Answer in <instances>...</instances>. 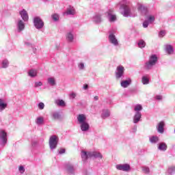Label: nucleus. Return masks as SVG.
<instances>
[{"label": "nucleus", "mask_w": 175, "mask_h": 175, "mask_svg": "<svg viewBox=\"0 0 175 175\" xmlns=\"http://www.w3.org/2000/svg\"><path fill=\"white\" fill-rule=\"evenodd\" d=\"M33 51L34 53H36V48H33Z\"/></svg>", "instance_id": "nucleus-54"}, {"label": "nucleus", "mask_w": 175, "mask_h": 175, "mask_svg": "<svg viewBox=\"0 0 175 175\" xmlns=\"http://www.w3.org/2000/svg\"><path fill=\"white\" fill-rule=\"evenodd\" d=\"M76 14V9L73 6L67 8L66 12H63L64 16H75Z\"/></svg>", "instance_id": "nucleus-14"}, {"label": "nucleus", "mask_w": 175, "mask_h": 175, "mask_svg": "<svg viewBox=\"0 0 175 175\" xmlns=\"http://www.w3.org/2000/svg\"><path fill=\"white\" fill-rule=\"evenodd\" d=\"M143 110V107L140 104H137L134 107V111L135 113H137V111H142Z\"/></svg>", "instance_id": "nucleus-33"}, {"label": "nucleus", "mask_w": 175, "mask_h": 175, "mask_svg": "<svg viewBox=\"0 0 175 175\" xmlns=\"http://www.w3.org/2000/svg\"><path fill=\"white\" fill-rule=\"evenodd\" d=\"M117 170H121L122 172H130L131 165L128 163L118 164L116 165Z\"/></svg>", "instance_id": "nucleus-13"}, {"label": "nucleus", "mask_w": 175, "mask_h": 175, "mask_svg": "<svg viewBox=\"0 0 175 175\" xmlns=\"http://www.w3.org/2000/svg\"><path fill=\"white\" fill-rule=\"evenodd\" d=\"M38 106L40 110H43V109H44V103H39Z\"/></svg>", "instance_id": "nucleus-43"}, {"label": "nucleus", "mask_w": 175, "mask_h": 175, "mask_svg": "<svg viewBox=\"0 0 175 175\" xmlns=\"http://www.w3.org/2000/svg\"><path fill=\"white\" fill-rule=\"evenodd\" d=\"M9 67V60H8L7 59H3L1 62V68L3 69H6V68Z\"/></svg>", "instance_id": "nucleus-31"}, {"label": "nucleus", "mask_w": 175, "mask_h": 175, "mask_svg": "<svg viewBox=\"0 0 175 175\" xmlns=\"http://www.w3.org/2000/svg\"><path fill=\"white\" fill-rule=\"evenodd\" d=\"M165 51L167 53L170 55V54H173V53H174V49H173V46H172V45H167L165 46Z\"/></svg>", "instance_id": "nucleus-28"}, {"label": "nucleus", "mask_w": 175, "mask_h": 175, "mask_svg": "<svg viewBox=\"0 0 175 175\" xmlns=\"http://www.w3.org/2000/svg\"><path fill=\"white\" fill-rule=\"evenodd\" d=\"M58 142H59V138L57 135H51L50 137L49 143L51 150H55L57 148Z\"/></svg>", "instance_id": "nucleus-5"}, {"label": "nucleus", "mask_w": 175, "mask_h": 175, "mask_svg": "<svg viewBox=\"0 0 175 175\" xmlns=\"http://www.w3.org/2000/svg\"><path fill=\"white\" fill-rule=\"evenodd\" d=\"M146 20L148 22L150 23V24H152L155 21V16L149 14L146 17Z\"/></svg>", "instance_id": "nucleus-30"}, {"label": "nucleus", "mask_w": 175, "mask_h": 175, "mask_svg": "<svg viewBox=\"0 0 175 175\" xmlns=\"http://www.w3.org/2000/svg\"><path fill=\"white\" fill-rule=\"evenodd\" d=\"M52 116L54 120H59L61 118V114H59V112H53Z\"/></svg>", "instance_id": "nucleus-34"}, {"label": "nucleus", "mask_w": 175, "mask_h": 175, "mask_svg": "<svg viewBox=\"0 0 175 175\" xmlns=\"http://www.w3.org/2000/svg\"><path fill=\"white\" fill-rule=\"evenodd\" d=\"M138 46L139 49H144V47H146V42H144L143 40H140L138 42Z\"/></svg>", "instance_id": "nucleus-35"}, {"label": "nucleus", "mask_w": 175, "mask_h": 175, "mask_svg": "<svg viewBox=\"0 0 175 175\" xmlns=\"http://www.w3.org/2000/svg\"><path fill=\"white\" fill-rule=\"evenodd\" d=\"M44 2H49V0H43Z\"/></svg>", "instance_id": "nucleus-56"}, {"label": "nucleus", "mask_w": 175, "mask_h": 175, "mask_svg": "<svg viewBox=\"0 0 175 175\" xmlns=\"http://www.w3.org/2000/svg\"><path fill=\"white\" fill-rule=\"evenodd\" d=\"M132 83V80L131 79H129L128 80L122 81L120 82V85L122 87V88H128L129 85H131V83Z\"/></svg>", "instance_id": "nucleus-22"}, {"label": "nucleus", "mask_w": 175, "mask_h": 175, "mask_svg": "<svg viewBox=\"0 0 175 175\" xmlns=\"http://www.w3.org/2000/svg\"><path fill=\"white\" fill-rule=\"evenodd\" d=\"M36 124L37 125H43L44 124V118L42 116L38 117L36 120Z\"/></svg>", "instance_id": "nucleus-27"}, {"label": "nucleus", "mask_w": 175, "mask_h": 175, "mask_svg": "<svg viewBox=\"0 0 175 175\" xmlns=\"http://www.w3.org/2000/svg\"><path fill=\"white\" fill-rule=\"evenodd\" d=\"M76 98V93L72 92L70 94V99H75Z\"/></svg>", "instance_id": "nucleus-47"}, {"label": "nucleus", "mask_w": 175, "mask_h": 175, "mask_svg": "<svg viewBox=\"0 0 175 175\" xmlns=\"http://www.w3.org/2000/svg\"><path fill=\"white\" fill-rule=\"evenodd\" d=\"M8 107V103L3 98H0V113H2Z\"/></svg>", "instance_id": "nucleus-20"}, {"label": "nucleus", "mask_w": 175, "mask_h": 175, "mask_svg": "<svg viewBox=\"0 0 175 175\" xmlns=\"http://www.w3.org/2000/svg\"><path fill=\"white\" fill-rule=\"evenodd\" d=\"M137 9L138 10V12H139V13H141V14L142 16H148V8L146 6H144V5H143V3H140V2H137Z\"/></svg>", "instance_id": "nucleus-8"}, {"label": "nucleus", "mask_w": 175, "mask_h": 175, "mask_svg": "<svg viewBox=\"0 0 175 175\" xmlns=\"http://www.w3.org/2000/svg\"><path fill=\"white\" fill-rule=\"evenodd\" d=\"M77 120L82 132L90 131V124L87 122V116L83 113L79 114L77 116Z\"/></svg>", "instance_id": "nucleus-2"}, {"label": "nucleus", "mask_w": 175, "mask_h": 175, "mask_svg": "<svg viewBox=\"0 0 175 175\" xmlns=\"http://www.w3.org/2000/svg\"><path fill=\"white\" fill-rule=\"evenodd\" d=\"M83 174H85V175H88V172L85 171V172H83Z\"/></svg>", "instance_id": "nucleus-53"}, {"label": "nucleus", "mask_w": 175, "mask_h": 175, "mask_svg": "<svg viewBox=\"0 0 175 175\" xmlns=\"http://www.w3.org/2000/svg\"><path fill=\"white\" fill-rule=\"evenodd\" d=\"M142 83L144 85H147V84H150V79H148L147 76H143L142 78Z\"/></svg>", "instance_id": "nucleus-32"}, {"label": "nucleus", "mask_w": 175, "mask_h": 175, "mask_svg": "<svg viewBox=\"0 0 175 175\" xmlns=\"http://www.w3.org/2000/svg\"><path fill=\"white\" fill-rule=\"evenodd\" d=\"M155 99H157V100H162V96L157 95L155 96Z\"/></svg>", "instance_id": "nucleus-48"}, {"label": "nucleus", "mask_w": 175, "mask_h": 175, "mask_svg": "<svg viewBox=\"0 0 175 175\" xmlns=\"http://www.w3.org/2000/svg\"><path fill=\"white\" fill-rule=\"evenodd\" d=\"M168 174H175V167H170L167 170Z\"/></svg>", "instance_id": "nucleus-39"}, {"label": "nucleus", "mask_w": 175, "mask_h": 175, "mask_svg": "<svg viewBox=\"0 0 175 175\" xmlns=\"http://www.w3.org/2000/svg\"><path fill=\"white\" fill-rule=\"evenodd\" d=\"M33 25L36 29H42L44 27V22L39 16H36L33 20Z\"/></svg>", "instance_id": "nucleus-7"}, {"label": "nucleus", "mask_w": 175, "mask_h": 175, "mask_svg": "<svg viewBox=\"0 0 175 175\" xmlns=\"http://www.w3.org/2000/svg\"><path fill=\"white\" fill-rule=\"evenodd\" d=\"M28 75L30 77H36L38 76V70L31 69L29 70Z\"/></svg>", "instance_id": "nucleus-29"}, {"label": "nucleus", "mask_w": 175, "mask_h": 175, "mask_svg": "<svg viewBox=\"0 0 175 175\" xmlns=\"http://www.w3.org/2000/svg\"><path fill=\"white\" fill-rule=\"evenodd\" d=\"M92 20L96 24H100V23L103 21V19H102V14H96L93 16Z\"/></svg>", "instance_id": "nucleus-15"}, {"label": "nucleus", "mask_w": 175, "mask_h": 175, "mask_svg": "<svg viewBox=\"0 0 175 175\" xmlns=\"http://www.w3.org/2000/svg\"><path fill=\"white\" fill-rule=\"evenodd\" d=\"M47 84L51 85V87H55L57 85V81L55 80V77H51L47 79Z\"/></svg>", "instance_id": "nucleus-23"}, {"label": "nucleus", "mask_w": 175, "mask_h": 175, "mask_svg": "<svg viewBox=\"0 0 175 175\" xmlns=\"http://www.w3.org/2000/svg\"><path fill=\"white\" fill-rule=\"evenodd\" d=\"M166 35V31L165 30H161L159 33V38H163Z\"/></svg>", "instance_id": "nucleus-42"}, {"label": "nucleus", "mask_w": 175, "mask_h": 175, "mask_svg": "<svg viewBox=\"0 0 175 175\" xmlns=\"http://www.w3.org/2000/svg\"><path fill=\"white\" fill-rule=\"evenodd\" d=\"M157 62H158V57L152 55L150 57L149 61L145 63L144 68L146 70H151L157 65Z\"/></svg>", "instance_id": "nucleus-4"}, {"label": "nucleus", "mask_w": 175, "mask_h": 175, "mask_svg": "<svg viewBox=\"0 0 175 175\" xmlns=\"http://www.w3.org/2000/svg\"><path fill=\"white\" fill-rule=\"evenodd\" d=\"M137 131V126H135L133 129H132V132L133 133H135V132Z\"/></svg>", "instance_id": "nucleus-50"}, {"label": "nucleus", "mask_w": 175, "mask_h": 175, "mask_svg": "<svg viewBox=\"0 0 175 175\" xmlns=\"http://www.w3.org/2000/svg\"><path fill=\"white\" fill-rule=\"evenodd\" d=\"M142 172L144 174H150V167L147 166L142 167Z\"/></svg>", "instance_id": "nucleus-36"}, {"label": "nucleus", "mask_w": 175, "mask_h": 175, "mask_svg": "<svg viewBox=\"0 0 175 175\" xmlns=\"http://www.w3.org/2000/svg\"><path fill=\"white\" fill-rule=\"evenodd\" d=\"M56 105H57V106H62L64 107L65 106V101H64V100H57L55 101Z\"/></svg>", "instance_id": "nucleus-37"}, {"label": "nucleus", "mask_w": 175, "mask_h": 175, "mask_svg": "<svg viewBox=\"0 0 175 175\" xmlns=\"http://www.w3.org/2000/svg\"><path fill=\"white\" fill-rule=\"evenodd\" d=\"M109 117H110V110L107 109H103L101 112V118L106 120V118H109Z\"/></svg>", "instance_id": "nucleus-21"}, {"label": "nucleus", "mask_w": 175, "mask_h": 175, "mask_svg": "<svg viewBox=\"0 0 175 175\" xmlns=\"http://www.w3.org/2000/svg\"><path fill=\"white\" fill-rule=\"evenodd\" d=\"M81 157L82 161H85L88 159V158H98V159H102L103 158V155L99 152H86L84 150L81 151Z\"/></svg>", "instance_id": "nucleus-3"}, {"label": "nucleus", "mask_w": 175, "mask_h": 175, "mask_svg": "<svg viewBox=\"0 0 175 175\" xmlns=\"http://www.w3.org/2000/svg\"><path fill=\"white\" fill-rule=\"evenodd\" d=\"M165 122L161 121L160 122L157 126V132L159 133H163L165 132Z\"/></svg>", "instance_id": "nucleus-19"}, {"label": "nucleus", "mask_w": 175, "mask_h": 175, "mask_svg": "<svg viewBox=\"0 0 175 175\" xmlns=\"http://www.w3.org/2000/svg\"><path fill=\"white\" fill-rule=\"evenodd\" d=\"M38 144V142L37 140H33L31 142V146L32 147H36Z\"/></svg>", "instance_id": "nucleus-46"}, {"label": "nucleus", "mask_w": 175, "mask_h": 175, "mask_svg": "<svg viewBox=\"0 0 175 175\" xmlns=\"http://www.w3.org/2000/svg\"><path fill=\"white\" fill-rule=\"evenodd\" d=\"M43 85V82L42 81H36L34 83V88H39V87H42Z\"/></svg>", "instance_id": "nucleus-40"}, {"label": "nucleus", "mask_w": 175, "mask_h": 175, "mask_svg": "<svg viewBox=\"0 0 175 175\" xmlns=\"http://www.w3.org/2000/svg\"><path fill=\"white\" fill-rule=\"evenodd\" d=\"M59 154H65V149L64 148H61L59 150Z\"/></svg>", "instance_id": "nucleus-49"}, {"label": "nucleus", "mask_w": 175, "mask_h": 175, "mask_svg": "<svg viewBox=\"0 0 175 175\" xmlns=\"http://www.w3.org/2000/svg\"><path fill=\"white\" fill-rule=\"evenodd\" d=\"M117 6H119L120 13L124 17H136L137 15L136 12L131 10L132 2L131 1L122 0L117 4Z\"/></svg>", "instance_id": "nucleus-1"}, {"label": "nucleus", "mask_w": 175, "mask_h": 175, "mask_svg": "<svg viewBox=\"0 0 175 175\" xmlns=\"http://www.w3.org/2000/svg\"><path fill=\"white\" fill-rule=\"evenodd\" d=\"M98 99H99L98 96H94V100H98Z\"/></svg>", "instance_id": "nucleus-52"}, {"label": "nucleus", "mask_w": 175, "mask_h": 175, "mask_svg": "<svg viewBox=\"0 0 175 175\" xmlns=\"http://www.w3.org/2000/svg\"><path fill=\"white\" fill-rule=\"evenodd\" d=\"M66 40L68 43H74L75 42V36L72 32H68L66 34Z\"/></svg>", "instance_id": "nucleus-16"}, {"label": "nucleus", "mask_w": 175, "mask_h": 175, "mask_svg": "<svg viewBox=\"0 0 175 175\" xmlns=\"http://www.w3.org/2000/svg\"><path fill=\"white\" fill-rule=\"evenodd\" d=\"M158 149L160 151H166L167 150V145L165 142H161L159 144Z\"/></svg>", "instance_id": "nucleus-25"}, {"label": "nucleus", "mask_w": 175, "mask_h": 175, "mask_svg": "<svg viewBox=\"0 0 175 175\" xmlns=\"http://www.w3.org/2000/svg\"><path fill=\"white\" fill-rule=\"evenodd\" d=\"M18 172H20L21 174L24 173V172H25V168L24 167V166L23 165L19 166Z\"/></svg>", "instance_id": "nucleus-44"}, {"label": "nucleus", "mask_w": 175, "mask_h": 175, "mask_svg": "<svg viewBox=\"0 0 175 175\" xmlns=\"http://www.w3.org/2000/svg\"><path fill=\"white\" fill-rule=\"evenodd\" d=\"M78 68L79 70H84L85 69V66L83 62L78 63Z\"/></svg>", "instance_id": "nucleus-38"}, {"label": "nucleus", "mask_w": 175, "mask_h": 175, "mask_svg": "<svg viewBox=\"0 0 175 175\" xmlns=\"http://www.w3.org/2000/svg\"><path fill=\"white\" fill-rule=\"evenodd\" d=\"M8 144V133L3 130H0V146L3 147Z\"/></svg>", "instance_id": "nucleus-9"}, {"label": "nucleus", "mask_w": 175, "mask_h": 175, "mask_svg": "<svg viewBox=\"0 0 175 175\" xmlns=\"http://www.w3.org/2000/svg\"><path fill=\"white\" fill-rule=\"evenodd\" d=\"M149 142L152 144H156V143H158V142H159V137H157V136H152L149 137Z\"/></svg>", "instance_id": "nucleus-26"}, {"label": "nucleus", "mask_w": 175, "mask_h": 175, "mask_svg": "<svg viewBox=\"0 0 175 175\" xmlns=\"http://www.w3.org/2000/svg\"><path fill=\"white\" fill-rule=\"evenodd\" d=\"M52 18L53 21H58V20H59V16L57 14H54L52 15Z\"/></svg>", "instance_id": "nucleus-41"}, {"label": "nucleus", "mask_w": 175, "mask_h": 175, "mask_svg": "<svg viewBox=\"0 0 175 175\" xmlns=\"http://www.w3.org/2000/svg\"><path fill=\"white\" fill-rule=\"evenodd\" d=\"M150 24V22H148L147 19L143 23V27L144 28H148V25Z\"/></svg>", "instance_id": "nucleus-45"}, {"label": "nucleus", "mask_w": 175, "mask_h": 175, "mask_svg": "<svg viewBox=\"0 0 175 175\" xmlns=\"http://www.w3.org/2000/svg\"><path fill=\"white\" fill-rule=\"evenodd\" d=\"M141 119H142V112L140 111L135 112L133 118V122L134 124H137V122H139Z\"/></svg>", "instance_id": "nucleus-17"}, {"label": "nucleus", "mask_w": 175, "mask_h": 175, "mask_svg": "<svg viewBox=\"0 0 175 175\" xmlns=\"http://www.w3.org/2000/svg\"><path fill=\"white\" fill-rule=\"evenodd\" d=\"M108 40L110 44H112V46H114V47H118V46H120V41H118V39L113 33H109Z\"/></svg>", "instance_id": "nucleus-10"}, {"label": "nucleus", "mask_w": 175, "mask_h": 175, "mask_svg": "<svg viewBox=\"0 0 175 175\" xmlns=\"http://www.w3.org/2000/svg\"><path fill=\"white\" fill-rule=\"evenodd\" d=\"M19 14L23 21H28L29 17L28 16V12H27V10H23L20 11Z\"/></svg>", "instance_id": "nucleus-18"}, {"label": "nucleus", "mask_w": 175, "mask_h": 175, "mask_svg": "<svg viewBox=\"0 0 175 175\" xmlns=\"http://www.w3.org/2000/svg\"><path fill=\"white\" fill-rule=\"evenodd\" d=\"M66 168L68 174H75V167H73V165L67 164Z\"/></svg>", "instance_id": "nucleus-24"}, {"label": "nucleus", "mask_w": 175, "mask_h": 175, "mask_svg": "<svg viewBox=\"0 0 175 175\" xmlns=\"http://www.w3.org/2000/svg\"><path fill=\"white\" fill-rule=\"evenodd\" d=\"M25 44H26L27 46H30V45H31V44L29 43V42H25Z\"/></svg>", "instance_id": "nucleus-55"}, {"label": "nucleus", "mask_w": 175, "mask_h": 175, "mask_svg": "<svg viewBox=\"0 0 175 175\" xmlns=\"http://www.w3.org/2000/svg\"><path fill=\"white\" fill-rule=\"evenodd\" d=\"M105 14L107 15L108 21H109V23H116V21H117V15L114 14V9L111 8L105 12Z\"/></svg>", "instance_id": "nucleus-6"}, {"label": "nucleus", "mask_w": 175, "mask_h": 175, "mask_svg": "<svg viewBox=\"0 0 175 175\" xmlns=\"http://www.w3.org/2000/svg\"><path fill=\"white\" fill-rule=\"evenodd\" d=\"M83 90H88V85H87V84L84 85Z\"/></svg>", "instance_id": "nucleus-51"}, {"label": "nucleus", "mask_w": 175, "mask_h": 175, "mask_svg": "<svg viewBox=\"0 0 175 175\" xmlns=\"http://www.w3.org/2000/svg\"><path fill=\"white\" fill-rule=\"evenodd\" d=\"M125 72V68H124L122 66L120 65L118 66L116 70V77L118 80L119 79H122L124 77V73Z\"/></svg>", "instance_id": "nucleus-11"}, {"label": "nucleus", "mask_w": 175, "mask_h": 175, "mask_svg": "<svg viewBox=\"0 0 175 175\" xmlns=\"http://www.w3.org/2000/svg\"><path fill=\"white\" fill-rule=\"evenodd\" d=\"M16 29L18 32H23L25 29V23L24 21L18 18L16 21Z\"/></svg>", "instance_id": "nucleus-12"}]
</instances>
